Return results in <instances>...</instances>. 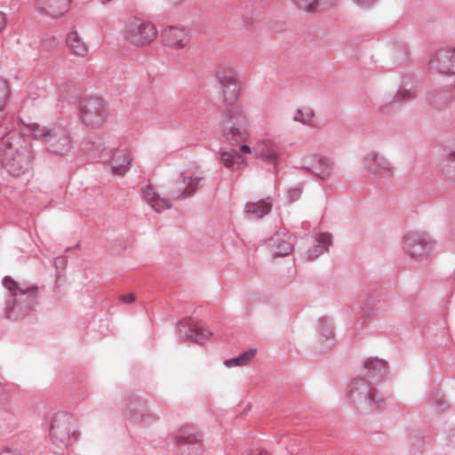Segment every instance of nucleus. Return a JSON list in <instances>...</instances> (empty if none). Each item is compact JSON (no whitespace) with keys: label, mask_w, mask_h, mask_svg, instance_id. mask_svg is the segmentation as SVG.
I'll use <instances>...</instances> for the list:
<instances>
[{"label":"nucleus","mask_w":455,"mask_h":455,"mask_svg":"<svg viewBox=\"0 0 455 455\" xmlns=\"http://www.w3.org/2000/svg\"><path fill=\"white\" fill-rule=\"evenodd\" d=\"M3 285L7 290L4 307V318L21 319L38 304L36 285L20 284L9 275L3 278Z\"/></svg>","instance_id":"f257e3e1"},{"label":"nucleus","mask_w":455,"mask_h":455,"mask_svg":"<svg viewBox=\"0 0 455 455\" xmlns=\"http://www.w3.org/2000/svg\"><path fill=\"white\" fill-rule=\"evenodd\" d=\"M28 132L36 139L41 140L48 152L53 155L64 156L71 148V139L68 130L60 124L41 126L38 124H30Z\"/></svg>","instance_id":"f03ea898"},{"label":"nucleus","mask_w":455,"mask_h":455,"mask_svg":"<svg viewBox=\"0 0 455 455\" xmlns=\"http://www.w3.org/2000/svg\"><path fill=\"white\" fill-rule=\"evenodd\" d=\"M436 240L423 230H409L401 242L403 253L414 260H421L430 256L436 249Z\"/></svg>","instance_id":"7ed1b4c3"},{"label":"nucleus","mask_w":455,"mask_h":455,"mask_svg":"<svg viewBox=\"0 0 455 455\" xmlns=\"http://www.w3.org/2000/svg\"><path fill=\"white\" fill-rule=\"evenodd\" d=\"M220 125L224 137L233 145L246 139L250 120L241 107L232 106L226 110Z\"/></svg>","instance_id":"20e7f679"},{"label":"nucleus","mask_w":455,"mask_h":455,"mask_svg":"<svg viewBox=\"0 0 455 455\" xmlns=\"http://www.w3.org/2000/svg\"><path fill=\"white\" fill-rule=\"evenodd\" d=\"M157 34V28L152 22L136 16L129 17L121 29L123 37L136 47L149 45L156 39Z\"/></svg>","instance_id":"39448f33"},{"label":"nucleus","mask_w":455,"mask_h":455,"mask_svg":"<svg viewBox=\"0 0 455 455\" xmlns=\"http://www.w3.org/2000/svg\"><path fill=\"white\" fill-rule=\"evenodd\" d=\"M10 139L6 129L0 127V140H3V143L4 145L9 143ZM31 160L32 154L27 146L16 148L10 142V147L4 155L2 165L10 175L19 177L28 170Z\"/></svg>","instance_id":"423d86ee"},{"label":"nucleus","mask_w":455,"mask_h":455,"mask_svg":"<svg viewBox=\"0 0 455 455\" xmlns=\"http://www.w3.org/2000/svg\"><path fill=\"white\" fill-rule=\"evenodd\" d=\"M78 424L76 419L66 412H57L52 417L50 427V436L57 446L72 444L79 438Z\"/></svg>","instance_id":"0eeeda50"},{"label":"nucleus","mask_w":455,"mask_h":455,"mask_svg":"<svg viewBox=\"0 0 455 455\" xmlns=\"http://www.w3.org/2000/svg\"><path fill=\"white\" fill-rule=\"evenodd\" d=\"M347 396L354 404L363 409L373 407L379 410L384 406V400L376 396L370 383L363 379H355L351 382Z\"/></svg>","instance_id":"6e6552de"},{"label":"nucleus","mask_w":455,"mask_h":455,"mask_svg":"<svg viewBox=\"0 0 455 455\" xmlns=\"http://www.w3.org/2000/svg\"><path fill=\"white\" fill-rule=\"evenodd\" d=\"M81 121L88 127L100 128L108 118L103 100L98 97H85L79 103Z\"/></svg>","instance_id":"1a4fd4ad"},{"label":"nucleus","mask_w":455,"mask_h":455,"mask_svg":"<svg viewBox=\"0 0 455 455\" xmlns=\"http://www.w3.org/2000/svg\"><path fill=\"white\" fill-rule=\"evenodd\" d=\"M430 74L444 76H455V48L441 47L431 53L427 63Z\"/></svg>","instance_id":"9d476101"},{"label":"nucleus","mask_w":455,"mask_h":455,"mask_svg":"<svg viewBox=\"0 0 455 455\" xmlns=\"http://www.w3.org/2000/svg\"><path fill=\"white\" fill-rule=\"evenodd\" d=\"M294 167L310 172L322 180H328L333 172L332 161L318 154L305 156L299 164Z\"/></svg>","instance_id":"9b49d317"},{"label":"nucleus","mask_w":455,"mask_h":455,"mask_svg":"<svg viewBox=\"0 0 455 455\" xmlns=\"http://www.w3.org/2000/svg\"><path fill=\"white\" fill-rule=\"evenodd\" d=\"M283 148L276 139L267 138L256 142L252 147V154L267 164H273L276 168V162L280 158Z\"/></svg>","instance_id":"f8f14e48"},{"label":"nucleus","mask_w":455,"mask_h":455,"mask_svg":"<svg viewBox=\"0 0 455 455\" xmlns=\"http://www.w3.org/2000/svg\"><path fill=\"white\" fill-rule=\"evenodd\" d=\"M363 168L374 176L389 179L393 175L389 161L376 151L366 153L363 157Z\"/></svg>","instance_id":"ddd939ff"},{"label":"nucleus","mask_w":455,"mask_h":455,"mask_svg":"<svg viewBox=\"0 0 455 455\" xmlns=\"http://www.w3.org/2000/svg\"><path fill=\"white\" fill-rule=\"evenodd\" d=\"M216 77L222 88L224 100L228 104H233L240 92L235 70L232 68H219Z\"/></svg>","instance_id":"4468645a"},{"label":"nucleus","mask_w":455,"mask_h":455,"mask_svg":"<svg viewBox=\"0 0 455 455\" xmlns=\"http://www.w3.org/2000/svg\"><path fill=\"white\" fill-rule=\"evenodd\" d=\"M179 326L180 338L184 341L201 344L212 336V332L209 330L194 324L190 318L180 322Z\"/></svg>","instance_id":"2eb2a0df"},{"label":"nucleus","mask_w":455,"mask_h":455,"mask_svg":"<svg viewBox=\"0 0 455 455\" xmlns=\"http://www.w3.org/2000/svg\"><path fill=\"white\" fill-rule=\"evenodd\" d=\"M71 0H35L34 6L42 15L58 19L70 8Z\"/></svg>","instance_id":"dca6fc26"},{"label":"nucleus","mask_w":455,"mask_h":455,"mask_svg":"<svg viewBox=\"0 0 455 455\" xmlns=\"http://www.w3.org/2000/svg\"><path fill=\"white\" fill-rule=\"evenodd\" d=\"M162 40L170 48H184L190 42V34L186 28L170 26L163 30Z\"/></svg>","instance_id":"f3484780"},{"label":"nucleus","mask_w":455,"mask_h":455,"mask_svg":"<svg viewBox=\"0 0 455 455\" xmlns=\"http://www.w3.org/2000/svg\"><path fill=\"white\" fill-rule=\"evenodd\" d=\"M273 257H283L289 255L293 249V239L286 232H276L268 241Z\"/></svg>","instance_id":"a211bd4d"},{"label":"nucleus","mask_w":455,"mask_h":455,"mask_svg":"<svg viewBox=\"0 0 455 455\" xmlns=\"http://www.w3.org/2000/svg\"><path fill=\"white\" fill-rule=\"evenodd\" d=\"M112 172L116 175H124L132 166V157L126 148H117L110 158Z\"/></svg>","instance_id":"6ab92c4d"},{"label":"nucleus","mask_w":455,"mask_h":455,"mask_svg":"<svg viewBox=\"0 0 455 455\" xmlns=\"http://www.w3.org/2000/svg\"><path fill=\"white\" fill-rule=\"evenodd\" d=\"M317 332L320 349L322 351L331 349L335 343L332 322L327 317L320 318L317 323Z\"/></svg>","instance_id":"aec40b11"},{"label":"nucleus","mask_w":455,"mask_h":455,"mask_svg":"<svg viewBox=\"0 0 455 455\" xmlns=\"http://www.w3.org/2000/svg\"><path fill=\"white\" fill-rule=\"evenodd\" d=\"M387 371V363L378 357H368L363 362L362 374L369 379H382Z\"/></svg>","instance_id":"412c9836"},{"label":"nucleus","mask_w":455,"mask_h":455,"mask_svg":"<svg viewBox=\"0 0 455 455\" xmlns=\"http://www.w3.org/2000/svg\"><path fill=\"white\" fill-rule=\"evenodd\" d=\"M179 179L182 188L173 193L172 197L191 196L198 189L200 182L204 180V177L189 174H181Z\"/></svg>","instance_id":"4be33fe9"},{"label":"nucleus","mask_w":455,"mask_h":455,"mask_svg":"<svg viewBox=\"0 0 455 455\" xmlns=\"http://www.w3.org/2000/svg\"><path fill=\"white\" fill-rule=\"evenodd\" d=\"M141 193L144 201L156 212H162L172 206L168 200L161 197L149 185H147Z\"/></svg>","instance_id":"5701e85b"},{"label":"nucleus","mask_w":455,"mask_h":455,"mask_svg":"<svg viewBox=\"0 0 455 455\" xmlns=\"http://www.w3.org/2000/svg\"><path fill=\"white\" fill-rule=\"evenodd\" d=\"M332 244V235L328 233L320 234L315 237L313 247L308 249L307 259H315L319 255L329 251V247Z\"/></svg>","instance_id":"b1692460"},{"label":"nucleus","mask_w":455,"mask_h":455,"mask_svg":"<svg viewBox=\"0 0 455 455\" xmlns=\"http://www.w3.org/2000/svg\"><path fill=\"white\" fill-rule=\"evenodd\" d=\"M273 202V198L269 196L255 203L249 202L245 204L244 212L252 215L253 218H262L270 212Z\"/></svg>","instance_id":"393cba45"},{"label":"nucleus","mask_w":455,"mask_h":455,"mask_svg":"<svg viewBox=\"0 0 455 455\" xmlns=\"http://www.w3.org/2000/svg\"><path fill=\"white\" fill-rule=\"evenodd\" d=\"M67 44L71 52L79 57H84L88 53V46L78 35L76 28H73L67 36Z\"/></svg>","instance_id":"a878e982"},{"label":"nucleus","mask_w":455,"mask_h":455,"mask_svg":"<svg viewBox=\"0 0 455 455\" xmlns=\"http://www.w3.org/2000/svg\"><path fill=\"white\" fill-rule=\"evenodd\" d=\"M440 178L448 182H455V148L448 151L445 162L438 171Z\"/></svg>","instance_id":"bb28decb"},{"label":"nucleus","mask_w":455,"mask_h":455,"mask_svg":"<svg viewBox=\"0 0 455 455\" xmlns=\"http://www.w3.org/2000/svg\"><path fill=\"white\" fill-rule=\"evenodd\" d=\"M220 160L226 168L232 170L238 168L244 161L241 154L234 148L221 151Z\"/></svg>","instance_id":"cd10ccee"},{"label":"nucleus","mask_w":455,"mask_h":455,"mask_svg":"<svg viewBox=\"0 0 455 455\" xmlns=\"http://www.w3.org/2000/svg\"><path fill=\"white\" fill-rule=\"evenodd\" d=\"M256 349L250 348L238 356L226 360L224 362V365L228 368H232L235 366H244L249 363V362L255 356Z\"/></svg>","instance_id":"c85d7f7f"},{"label":"nucleus","mask_w":455,"mask_h":455,"mask_svg":"<svg viewBox=\"0 0 455 455\" xmlns=\"http://www.w3.org/2000/svg\"><path fill=\"white\" fill-rule=\"evenodd\" d=\"M294 5L299 9L306 12H315L318 6L327 4L332 2V0H291Z\"/></svg>","instance_id":"c756f323"},{"label":"nucleus","mask_w":455,"mask_h":455,"mask_svg":"<svg viewBox=\"0 0 455 455\" xmlns=\"http://www.w3.org/2000/svg\"><path fill=\"white\" fill-rule=\"evenodd\" d=\"M315 112L309 108L298 109L291 117L293 122L300 123L304 125L315 126Z\"/></svg>","instance_id":"7c9ffc66"},{"label":"nucleus","mask_w":455,"mask_h":455,"mask_svg":"<svg viewBox=\"0 0 455 455\" xmlns=\"http://www.w3.org/2000/svg\"><path fill=\"white\" fill-rule=\"evenodd\" d=\"M399 106L395 95H389L381 100L379 104V110L381 115L389 116L393 114Z\"/></svg>","instance_id":"2f4dec72"},{"label":"nucleus","mask_w":455,"mask_h":455,"mask_svg":"<svg viewBox=\"0 0 455 455\" xmlns=\"http://www.w3.org/2000/svg\"><path fill=\"white\" fill-rule=\"evenodd\" d=\"M417 90L415 87L411 86V88H403L397 91L395 94L396 100L399 105L403 103H408L414 100L417 98Z\"/></svg>","instance_id":"473e14b6"},{"label":"nucleus","mask_w":455,"mask_h":455,"mask_svg":"<svg viewBox=\"0 0 455 455\" xmlns=\"http://www.w3.org/2000/svg\"><path fill=\"white\" fill-rule=\"evenodd\" d=\"M428 405L435 411H443L448 407L447 402L443 399V395L439 392H435L428 400Z\"/></svg>","instance_id":"72a5a7b5"},{"label":"nucleus","mask_w":455,"mask_h":455,"mask_svg":"<svg viewBox=\"0 0 455 455\" xmlns=\"http://www.w3.org/2000/svg\"><path fill=\"white\" fill-rule=\"evenodd\" d=\"M175 441L179 447L194 445L201 441V435L182 433L175 437Z\"/></svg>","instance_id":"f704fd0d"},{"label":"nucleus","mask_w":455,"mask_h":455,"mask_svg":"<svg viewBox=\"0 0 455 455\" xmlns=\"http://www.w3.org/2000/svg\"><path fill=\"white\" fill-rule=\"evenodd\" d=\"M11 94L10 87L6 80L0 77V111L7 105Z\"/></svg>","instance_id":"c9c22d12"},{"label":"nucleus","mask_w":455,"mask_h":455,"mask_svg":"<svg viewBox=\"0 0 455 455\" xmlns=\"http://www.w3.org/2000/svg\"><path fill=\"white\" fill-rule=\"evenodd\" d=\"M438 99L450 102L455 99V86L447 85L435 94Z\"/></svg>","instance_id":"e433bc0d"},{"label":"nucleus","mask_w":455,"mask_h":455,"mask_svg":"<svg viewBox=\"0 0 455 455\" xmlns=\"http://www.w3.org/2000/svg\"><path fill=\"white\" fill-rule=\"evenodd\" d=\"M424 441L422 436L419 435H415L411 438V446H412V454H416L417 452H419L420 448L423 446Z\"/></svg>","instance_id":"4c0bfd02"},{"label":"nucleus","mask_w":455,"mask_h":455,"mask_svg":"<svg viewBox=\"0 0 455 455\" xmlns=\"http://www.w3.org/2000/svg\"><path fill=\"white\" fill-rule=\"evenodd\" d=\"M59 44L58 39L53 36H46L43 41V46L47 50L50 51L57 46Z\"/></svg>","instance_id":"58836bf2"},{"label":"nucleus","mask_w":455,"mask_h":455,"mask_svg":"<svg viewBox=\"0 0 455 455\" xmlns=\"http://www.w3.org/2000/svg\"><path fill=\"white\" fill-rule=\"evenodd\" d=\"M287 199L290 202H296L301 196L300 188H291L286 193Z\"/></svg>","instance_id":"ea45409f"},{"label":"nucleus","mask_w":455,"mask_h":455,"mask_svg":"<svg viewBox=\"0 0 455 455\" xmlns=\"http://www.w3.org/2000/svg\"><path fill=\"white\" fill-rule=\"evenodd\" d=\"M360 8H369L376 4L377 0H352Z\"/></svg>","instance_id":"a19ab883"},{"label":"nucleus","mask_w":455,"mask_h":455,"mask_svg":"<svg viewBox=\"0 0 455 455\" xmlns=\"http://www.w3.org/2000/svg\"><path fill=\"white\" fill-rule=\"evenodd\" d=\"M149 416H147V415H144V414H140L138 415L137 413H134V414H132L131 415V418L133 421L135 422H140L141 424H146L148 422V418Z\"/></svg>","instance_id":"79ce46f5"},{"label":"nucleus","mask_w":455,"mask_h":455,"mask_svg":"<svg viewBox=\"0 0 455 455\" xmlns=\"http://www.w3.org/2000/svg\"><path fill=\"white\" fill-rule=\"evenodd\" d=\"M0 455H21L20 451L17 449L4 448Z\"/></svg>","instance_id":"37998d69"},{"label":"nucleus","mask_w":455,"mask_h":455,"mask_svg":"<svg viewBox=\"0 0 455 455\" xmlns=\"http://www.w3.org/2000/svg\"><path fill=\"white\" fill-rule=\"evenodd\" d=\"M121 300H122L124 303L130 304V303H132V302L135 300V296H134V294H132V293H129V294H126V295H123V296L121 297Z\"/></svg>","instance_id":"c03bdc74"},{"label":"nucleus","mask_w":455,"mask_h":455,"mask_svg":"<svg viewBox=\"0 0 455 455\" xmlns=\"http://www.w3.org/2000/svg\"><path fill=\"white\" fill-rule=\"evenodd\" d=\"M6 23H7L6 14L3 12H0V32L5 28Z\"/></svg>","instance_id":"a18cd8bd"},{"label":"nucleus","mask_w":455,"mask_h":455,"mask_svg":"<svg viewBox=\"0 0 455 455\" xmlns=\"http://www.w3.org/2000/svg\"><path fill=\"white\" fill-rule=\"evenodd\" d=\"M67 263V260L65 259V257H57L54 259V264H55V267L58 268L60 267H65Z\"/></svg>","instance_id":"49530a36"},{"label":"nucleus","mask_w":455,"mask_h":455,"mask_svg":"<svg viewBox=\"0 0 455 455\" xmlns=\"http://www.w3.org/2000/svg\"><path fill=\"white\" fill-rule=\"evenodd\" d=\"M240 149L245 153H252V148H251L248 145H242Z\"/></svg>","instance_id":"de8ad7c7"},{"label":"nucleus","mask_w":455,"mask_h":455,"mask_svg":"<svg viewBox=\"0 0 455 455\" xmlns=\"http://www.w3.org/2000/svg\"><path fill=\"white\" fill-rule=\"evenodd\" d=\"M251 455H267V453L263 450H256L255 451H251Z\"/></svg>","instance_id":"09e8293b"}]
</instances>
